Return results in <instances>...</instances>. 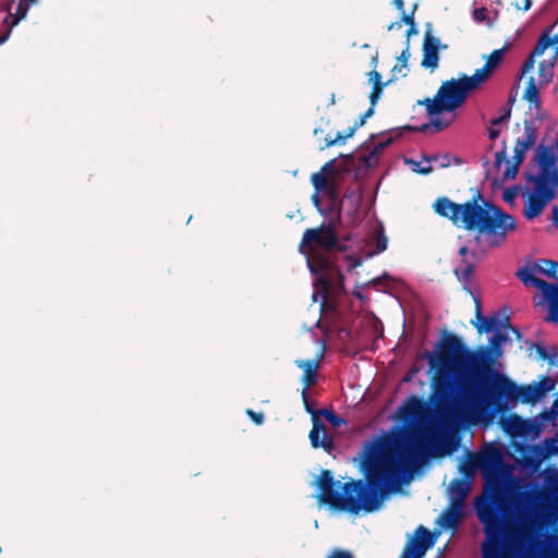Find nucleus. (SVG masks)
Listing matches in <instances>:
<instances>
[{
  "label": "nucleus",
  "mask_w": 558,
  "mask_h": 558,
  "mask_svg": "<svg viewBox=\"0 0 558 558\" xmlns=\"http://www.w3.org/2000/svg\"><path fill=\"white\" fill-rule=\"evenodd\" d=\"M432 369L435 405L445 421L481 417L488 410L508 402L535 403L541 400L533 385L518 386L508 376L493 369L489 350L471 352L463 341L446 332L440 353H425Z\"/></svg>",
  "instance_id": "obj_1"
},
{
  "label": "nucleus",
  "mask_w": 558,
  "mask_h": 558,
  "mask_svg": "<svg viewBox=\"0 0 558 558\" xmlns=\"http://www.w3.org/2000/svg\"><path fill=\"white\" fill-rule=\"evenodd\" d=\"M445 445L439 430L426 426L407 436L396 452H372L364 461L365 481L351 480L342 484L335 481L331 471L323 470L316 481L318 500L333 510L351 514L376 511L381 507L385 495L399 482L402 470H414L428 458L449 453L451 449H446Z\"/></svg>",
  "instance_id": "obj_2"
},
{
  "label": "nucleus",
  "mask_w": 558,
  "mask_h": 558,
  "mask_svg": "<svg viewBox=\"0 0 558 558\" xmlns=\"http://www.w3.org/2000/svg\"><path fill=\"white\" fill-rule=\"evenodd\" d=\"M433 208L435 213L449 219L454 226L475 231V245L482 253L499 246L507 233L515 229L514 218L494 203L487 201L476 190L471 199L458 204L446 196L438 197Z\"/></svg>",
  "instance_id": "obj_3"
},
{
  "label": "nucleus",
  "mask_w": 558,
  "mask_h": 558,
  "mask_svg": "<svg viewBox=\"0 0 558 558\" xmlns=\"http://www.w3.org/2000/svg\"><path fill=\"white\" fill-rule=\"evenodd\" d=\"M536 500L533 490H520L510 499L501 494L481 496L475 499L478 520L484 525L486 541L482 545L483 558H502V547L511 526L513 510H527Z\"/></svg>",
  "instance_id": "obj_4"
},
{
  "label": "nucleus",
  "mask_w": 558,
  "mask_h": 558,
  "mask_svg": "<svg viewBox=\"0 0 558 558\" xmlns=\"http://www.w3.org/2000/svg\"><path fill=\"white\" fill-rule=\"evenodd\" d=\"M535 159L539 167V172L533 174L525 172L527 182L533 183V193L527 197L523 215L527 220L538 217L547 203L556 197L558 189V169L556 167V157L553 150L544 145L537 149Z\"/></svg>",
  "instance_id": "obj_5"
},
{
  "label": "nucleus",
  "mask_w": 558,
  "mask_h": 558,
  "mask_svg": "<svg viewBox=\"0 0 558 558\" xmlns=\"http://www.w3.org/2000/svg\"><path fill=\"white\" fill-rule=\"evenodd\" d=\"M480 84L471 75H461L459 78L445 81L438 88L434 99L425 98L418 104L424 105L429 117L442 112H451L461 107L468 94L477 89Z\"/></svg>",
  "instance_id": "obj_6"
},
{
  "label": "nucleus",
  "mask_w": 558,
  "mask_h": 558,
  "mask_svg": "<svg viewBox=\"0 0 558 558\" xmlns=\"http://www.w3.org/2000/svg\"><path fill=\"white\" fill-rule=\"evenodd\" d=\"M532 268L522 267L517 271V277L524 283V286L536 287L543 293L544 299L548 302L549 315L547 322L558 323V284L549 283L543 279L537 278Z\"/></svg>",
  "instance_id": "obj_7"
},
{
  "label": "nucleus",
  "mask_w": 558,
  "mask_h": 558,
  "mask_svg": "<svg viewBox=\"0 0 558 558\" xmlns=\"http://www.w3.org/2000/svg\"><path fill=\"white\" fill-rule=\"evenodd\" d=\"M303 246L318 247L325 252L343 250V247L339 245L335 229L330 223H322L317 228L306 229L303 233L300 248Z\"/></svg>",
  "instance_id": "obj_8"
},
{
  "label": "nucleus",
  "mask_w": 558,
  "mask_h": 558,
  "mask_svg": "<svg viewBox=\"0 0 558 558\" xmlns=\"http://www.w3.org/2000/svg\"><path fill=\"white\" fill-rule=\"evenodd\" d=\"M537 140V130L533 126L532 122H524V136L522 138H517L514 145V156L512 165H509L508 168L504 171V180H512L519 172L520 166L524 161L525 153L530 149Z\"/></svg>",
  "instance_id": "obj_9"
},
{
  "label": "nucleus",
  "mask_w": 558,
  "mask_h": 558,
  "mask_svg": "<svg viewBox=\"0 0 558 558\" xmlns=\"http://www.w3.org/2000/svg\"><path fill=\"white\" fill-rule=\"evenodd\" d=\"M305 410L312 414L313 427L310 432V441L313 448H323L326 452L331 453L335 450L332 436L326 433L325 425L319 418L318 410L315 411L308 402L307 392L302 393Z\"/></svg>",
  "instance_id": "obj_10"
},
{
  "label": "nucleus",
  "mask_w": 558,
  "mask_h": 558,
  "mask_svg": "<svg viewBox=\"0 0 558 558\" xmlns=\"http://www.w3.org/2000/svg\"><path fill=\"white\" fill-rule=\"evenodd\" d=\"M416 536L405 544L400 558H422L435 544L432 533L423 525L417 527Z\"/></svg>",
  "instance_id": "obj_11"
},
{
  "label": "nucleus",
  "mask_w": 558,
  "mask_h": 558,
  "mask_svg": "<svg viewBox=\"0 0 558 558\" xmlns=\"http://www.w3.org/2000/svg\"><path fill=\"white\" fill-rule=\"evenodd\" d=\"M308 265L313 272L320 274L319 281L325 288L331 284L343 286L344 276L327 258L314 257L313 262H308Z\"/></svg>",
  "instance_id": "obj_12"
},
{
  "label": "nucleus",
  "mask_w": 558,
  "mask_h": 558,
  "mask_svg": "<svg viewBox=\"0 0 558 558\" xmlns=\"http://www.w3.org/2000/svg\"><path fill=\"white\" fill-rule=\"evenodd\" d=\"M423 58L421 65L432 72L438 68L440 40L427 32L423 41Z\"/></svg>",
  "instance_id": "obj_13"
},
{
  "label": "nucleus",
  "mask_w": 558,
  "mask_h": 558,
  "mask_svg": "<svg viewBox=\"0 0 558 558\" xmlns=\"http://www.w3.org/2000/svg\"><path fill=\"white\" fill-rule=\"evenodd\" d=\"M37 2L38 0H10L4 8L8 15L4 17L3 24L15 27L26 17L29 7Z\"/></svg>",
  "instance_id": "obj_14"
},
{
  "label": "nucleus",
  "mask_w": 558,
  "mask_h": 558,
  "mask_svg": "<svg viewBox=\"0 0 558 558\" xmlns=\"http://www.w3.org/2000/svg\"><path fill=\"white\" fill-rule=\"evenodd\" d=\"M506 50H507V47L494 50L487 57L485 64L481 69H477L474 72V74L472 76L480 84V86L489 78V76L492 75L493 71L501 62L504 53H505Z\"/></svg>",
  "instance_id": "obj_15"
},
{
  "label": "nucleus",
  "mask_w": 558,
  "mask_h": 558,
  "mask_svg": "<svg viewBox=\"0 0 558 558\" xmlns=\"http://www.w3.org/2000/svg\"><path fill=\"white\" fill-rule=\"evenodd\" d=\"M323 357V353L318 354L316 359L312 360H299L295 362L296 366L303 369L302 381L304 384L303 395L306 393L308 388L314 385L317 380V369Z\"/></svg>",
  "instance_id": "obj_16"
},
{
  "label": "nucleus",
  "mask_w": 558,
  "mask_h": 558,
  "mask_svg": "<svg viewBox=\"0 0 558 558\" xmlns=\"http://www.w3.org/2000/svg\"><path fill=\"white\" fill-rule=\"evenodd\" d=\"M470 488V483L466 480L453 478L448 487L450 504H452V506L463 507Z\"/></svg>",
  "instance_id": "obj_17"
},
{
  "label": "nucleus",
  "mask_w": 558,
  "mask_h": 558,
  "mask_svg": "<svg viewBox=\"0 0 558 558\" xmlns=\"http://www.w3.org/2000/svg\"><path fill=\"white\" fill-rule=\"evenodd\" d=\"M333 172V161L326 162L318 172L311 175V182L316 192H326L329 184V175Z\"/></svg>",
  "instance_id": "obj_18"
},
{
  "label": "nucleus",
  "mask_w": 558,
  "mask_h": 558,
  "mask_svg": "<svg viewBox=\"0 0 558 558\" xmlns=\"http://www.w3.org/2000/svg\"><path fill=\"white\" fill-rule=\"evenodd\" d=\"M463 517L462 507L450 506L441 513L439 523L442 527L456 530Z\"/></svg>",
  "instance_id": "obj_19"
},
{
  "label": "nucleus",
  "mask_w": 558,
  "mask_h": 558,
  "mask_svg": "<svg viewBox=\"0 0 558 558\" xmlns=\"http://www.w3.org/2000/svg\"><path fill=\"white\" fill-rule=\"evenodd\" d=\"M399 412L403 420L413 421L421 415L422 402L416 397H412L399 409Z\"/></svg>",
  "instance_id": "obj_20"
},
{
  "label": "nucleus",
  "mask_w": 558,
  "mask_h": 558,
  "mask_svg": "<svg viewBox=\"0 0 558 558\" xmlns=\"http://www.w3.org/2000/svg\"><path fill=\"white\" fill-rule=\"evenodd\" d=\"M543 86L534 77H530L523 93V99L536 107L541 106L539 90Z\"/></svg>",
  "instance_id": "obj_21"
},
{
  "label": "nucleus",
  "mask_w": 558,
  "mask_h": 558,
  "mask_svg": "<svg viewBox=\"0 0 558 558\" xmlns=\"http://www.w3.org/2000/svg\"><path fill=\"white\" fill-rule=\"evenodd\" d=\"M507 340V336L501 333V332H496L490 339H489V345L488 347H485V345H480L476 350L472 351L470 350L471 352H477L480 349H487L489 350V356L492 359V364L495 362V360L501 355V343L505 342Z\"/></svg>",
  "instance_id": "obj_22"
},
{
  "label": "nucleus",
  "mask_w": 558,
  "mask_h": 558,
  "mask_svg": "<svg viewBox=\"0 0 558 558\" xmlns=\"http://www.w3.org/2000/svg\"><path fill=\"white\" fill-rule=\"evenodd\" d=\"M551 29L553 26L543 31L536 43V53H544V51L551 46L555 47L556 54L558 53V35L551 37Z\"/></svg>",
  "instance_id": "obj_23"
},
{
  "label": "nucleus",
  "mask_w": 558,
  "mask_h": 558,
  "mask_svg": "<svg viewBox=\"0 0 558 558\" xmlns=\"http://www.w3.org/2000/svg\"><path fill=\"white\" fill-rule=\"evenodd\" d=\"M388 239L384 233L383 228L377 230L375 234L367 241V246L372 248L369 256L383 253L387 248Z\"/></svg>",
  "instance_id": "obj_24"
},
{
  "label": "nucleus",
  "mask_w": 558,
  "mask_h": 558,
  "mask_svg": "<svg viewBox=\"0 0 558 558\" xmlns=\"http://www.w3.org/2000/svg\"><path fill=\"white\" fill-rule=\"evenodd\" d=\"M365 122H366V120L361 116L359 121H356L353 126L349 128L348 131L345 132V134L338 132L336 137H333V138L330 136H327L325 138V141H326L325 147H331L337 143H342L344 140L352 137L354 135V133L356 132V130L359 128L363 126L365 124Z\"/></svg>",
  "instance_id": "obj_25"
},
{
  "label": "nucleus",
  "mask_w": 558,
  "mask_h": 558,
  "mask_svg": "<svg viewBox=\"0 0 558 558\" xmlns=\"http://www.w3.org/2000/svg\"><path fill=\"white\" fill-rule=\"evenodd\" d=\"M536 424L530 420H523L514 416L512 421V430L515 435L527 436L536 430Z\"/></svg>",
  "instance_id": "obj_26"
},
{
  "label": "nucleus",
  "mask_w": 558,
  "mask_h": 558,
  "mask_svg": "<svg viewBox=\"0 0 558 558\" xmlns=\"http://www.w3.org/2000/svg\"><path fill=\"white\" fill-rule=\"evenodd\" d=\"M558 263L551 259H539L533 265V270L546 275L550 278L558 279Z\"/></svg>",
  "instance_id": "obj_27"
},
{
  "label": "nucleus",
  "mask_w": 558,
  "mask_h": 558,
  "mask_svg": "<svg viewBox=\"0 0 558 558\" xmlns=\"http://www.w3.org/2000/svg\"><path fill=\"white\" fill-rule=\"evenodd\" d=\"M452 119L449 120V121H445L440 118H433L430 123H425V124H422L421 126H405L407 130H410V131H418V132H427L428 130L430 129H434L435 132H439L444 129H446L447 126L450 125Z\"/></svg>",
  "instance_id": "obj_28"
},
{
  "label": "nucleus",
  "mask_w": 558,
  "mask_h": 558,
  "mask_svg": "<svg viewBox=\"0 0 558 558\" xmlns=\"http://www.w3.org/2000/svg\"><path fill=\"white\" fill-rule=\"evenodd\" d=\"M554 61H555V57L547 63L545 61L539 62L538 76H539L541 86L548 85L550 83V81L553 80Z\"/></svg>",
  "instance_id": "obj_29"
},
{
  "label": "nucleus",
  "mask_w": 558,
  "mask_h": 558,
  "mask_svg": "<svg viewBox=\"0 0 558 558\" xmlns=\"http://www.w3.org/2000/svg\"><path fill=\"white\" fill-rule=\"evenodd\" d=\"M473 324L480 333L489 332L499 327V319L496 315L487 317L483 316V318L477 319V322Z\"/></svg>",
  "instance_id": "obj_30"
},
{
  "label": "nucleus",
  "mask_w": 558,
  "mask_h": 558,
  "mask_svg": "<svg viewBox=\"0 0 558 558\" xmlns=\"http://www.w3.org/2000/svg\"><path fill=\"white\" fill-rule=\"evenodd\" d=\"M474 271V265L468 262L465 258L462 260V265L454 269L457 278L465 283L470 281Z\"/></svg>",
  "instance_id": "obj_31"
},
{
  "label": "nucleus",
  "mask_w": 558,
  "mask_h": 558,
  "mask_svg": "<svg viewBox=\"0 0 558 558\" xmlns=\"http://www.w3.org/2000/svg\"><path fill=\"white\" fill-rule=\"evenodd\" d=\"M539 399L544 398L549 391L555 389L556 381L549 377L544 376L538 383L534 384Z\"/></svg>",
  "instance_id": "obj_32"
},
{
  "label": "nucleus",
  "mask_w": 558,
  "mask_h": 558,
  "mask_svg": "<svg viewBox=\"0 0 558 558\" xmlns=\"http://www.w3.org/2000/svg\"><path fill=\"white\" fill-rule=\"evenodd\" d=\"M319 416H324L325 420L333 427H340L347 422L341 416L337 415L332 410L320 409L318 410Z\"/></svg>",
  "instance_id": "obj_33"
},
{
  "label": "nucleus",
  "mask_w": 558,
  "mask_h": 558,
  "mask_svg": "<svg viewBox=\"0 0 558 558\" xmlns=\"http://www.w3.org/2000/svg\"><path fill=\"white\" fill-rule=\"evenodd\" d=\"M511 104H506L500 108V114L499 117L493 118L490 120V125L496 126L499 125L506 121H508L511 118Z\"/></svg>",
  "instance_id": "obj_34"
},
{
  "label": "nucleus",
  "mask_w": 558,
  "mask_h": 558,
  "mask_svg": "<svg viewBox=\"0 0 558 558\" xmlns=\"http://www.w3.org/2000/svg\"><path fill=\"white\" fill-rule=\"evenodd\" d=\"M507 154H508V151H507V144H506V141H504L502 142V148L499 151H497L496 155H495V162H494V165H495L496 168L499 169L502 163H505L507 167L509 165H512V162H510L508 160Z\"/></svg>",
  "instance_id": "obj_35"
},
{
  "label": "nucleus",
  "mask_w": 558,
  "mask_h": 558,
  "mask_svg": "<svg viewBox=\"0 0 558 558\" xmlns=\"http://www.w3.org/2000/svg\"><path fill=\"white\" fill-rule=\"evenodd\" d=\"M473 19L476 23H483L487 21L489 27L493 26V22L488 20V10L484 7L477 8L473 11Z\"/></svg>",
  "instance_id": "obj_36"
},
{
  "label": "nucleus",
  "mask_w": 558,
  "mask_h": 558,
  "mask_svg": "<svg viewBox=\"0 0 558 558\" xmlns=\"http://www.w3.org/2000/svg\"><path fill=\"white\" fill-rule=\"evenodd\" d=\"M386 85H387V83H377V84H375V86H373L372 92L369 94L371 105L376 106Z\"/></svg>",
  "instance_id": "obj_37"
},
{
  "label": "nucleus",
  "mask_w": 558,
  "mask_h": 558,
  "mask_svg": "<svg viewBox=\"0 0 558 558\" xmlns=\"http://www.w3.org/2000/svg\"><path fill=\"white\" fill-rule=\"evenodd\" d=\"M409 58H410V44H409V41H407V47L401 51L400 56L398 57V64L393 68V71L400 70L402 68H407Z\"/></svg>",
  "instance_id": "obj_38"
},
{
  "label": "nucleus",
  "mask_w": 558,
  "mask_h": 558,
  "mask_svg": "<svg viewBox=\"0 0 558 558\" xmlns=\"http://www.w3.org/2000/svg\"><path fill=\"white\" fill-rule=\"evenodd\" d=\"M542 53H536V46L532 50L531 54L527 57V59L524 61L522 65V74L530 72L533 70L535 64V58L541 56Z\"/></svg>",
  "instance_id": "obj_39"
},
{
  "label": "nucleus",
  "mask_w": 558,
  "mask_h": 558,
  "mask_svg": "<svg viewBox=\"0 0 558 558\" xmlns=\"http://www.w3.org/2000/svg\"><path fill=\"white\" fill-rule=\"evenodd\" d=\"M391 143H392V137H388L387 140L375 144L373 149H372V151H371V154H369V157L371 158H376Z\"/></svg>",
  "instance_id": "obj_40"
},
{
  "label": "nucleus",
  "mask_w": 558,
  "mask_h": 558,
  "mask_svg": "<svg viewBox=\"0 0 558 558\" xmlns=\"http://www.w3.org/2000/svg\"><path fill=\"white\" fill-rule=\"evenodd\" d=\"M536 353L539 359L548 361L550 364H555L558 355H549L547 350L542 345H536Z\"/></svg>",
  "instance_id": "obj_41"
},
{
  "label": "nucleus",
  "mask_w": 558,
  "mask_h": 558,
  "mask_svg": "<svg viewBox=\"0 0 558 558\" xmlns=\"http://www.w3.org/2000/svg\"><path fill=\"white\" fill-rule=\"evenodd\" d=\"M517 195H518V187L512 186V187H508L504 191L502 198L507 203H512L515 199Z\"/></svg>",
  "instance_id": "obj_42"
},
{
  "label": "nucleus",
  "mask_w": 558,
  "mask_h": 558,
  "mask_svg": "<svg viewBox=\"0 0 558 558\" xmlns=\"http://www.w3.org/2000/svg\"><path fill=\"white\" fill-rule=\"evenodd\" d=\"M246 414L256 425H262L265 421V416L262 412H255L251 409H247Z\"/></svg>",
  "instance_id": "obj_43"
},
{
  "label": "nucleus",
  "mask_w": 558,
  "mask_h": 558,
  "mask_svg": "<svg viewBox=\"0 0 558 558\" xmlns=\"http://www.w3.org/2000/svg\"><path fill=\"white\" fill-rule=\"evenodd\" d=\"M328 558H354L353 555L348 551V550H343V549H333L330 555L328 556Z\"/></svg>",
  "instance_id": "obj_44"
},
{
  "label": "nucleus",
  "mask_w": 558,
  "mask_h": 558,
  "mask_svg": "<svg viewBox=\"0 0 558 558\" xmlns=\"http://www.w3.org/2000/svg\"><path fill=\"white\" fill-rule=\"evenodd\" d=\"M416 8H417V5H416V4H414V7H413V11H412V13H411V14H403V15H402L401 21H400V22H401V24H402V23H405V24H407V25H409V26H412V25H414V24H415V23H414V11L416 10Z\"/></svg>",
  "instance_id": "obj_45"
},
{
  "label": "nucleus",
  "mask_w": 558,
  "mask_h": 558,
  "mask_svg": "<svg viewBox=\"0 0 558 558\" xmlns=\"http://www.w3.org/2000/svg\"><path fill=\"white\" fill-rule=\"evenodd\" d=\"M367 75H368V81L373 84V86H375V84H377V83H383L381 75L376 70L368 72Z\"/></svg>",
  "instance_id": "obj_46"
},
{
  "label": "nucleus",
  "mask_w": 558,
  "mask_h": 558,
  "mask_svg": "<svg viewBox=\"0 0 558 558\" xmlns=\"http://www.w3.org/2000/svg\"><path fill=\"white\" fill-rule=\"evenodd\" d=\"M474 301H475V318L477 320L480 318H483L482 304H481L480 299H477V298Z\"/></svg>",
  "instance_id": "obj_47"
},
{
  "label": "nucleus",
  "mask_w": 558,
  "mask_h": 558,
  "mask_svg": "<svg viewBox=\"0 0 558 558\" xmlns=\"http://www.w3.org/2000/svg\"><path fill=\"white\" fill-rule=\"evenodd\" d=\"M328 193H329V198L332 203H336L337 198H338V195H337V191H336V186L333 184H331L329 187H328Z\"/></svg>",
  "instance_id": "obj_48"
},
{
  "label": "nucleus",
  "mask_w": 558,
  "mask_h": 558,
  "mask_svg": "<svg viewBox=\"0 0 558 558\" xmlns=\"http://www.w3.org/2000/svg\"><path fill=\"white\" fill-rule=\"evenodd\" d=\"M5 26H7V31L0 36V45L4 44L9 39L12 28H13V27H10V25H5Z\"/></svg>",
  "instance_id": "obj_49"
},
{
  "label": "nucleus",
  "mask_w": 558,
  "mask_h": 558,
  "mask_svg": "<svg viewBox=\"0 0 558 558\" xmlns=\"http://www.w3.org/2000/svg\"><path fill=\"white\" fill-rule=\"evenodd\" d=\"M500 134V131L498 129H495L494 126L488 129V137L490 140H496Z\"/></svg>",
  "instance_id": "obj_50"
},
{
  "label": "nucleus",
  "mask_w": 558,
  "mask_h": 558,
  "mask_svg": "<svg viewBox=\"0 0 558 558\" xmlns=\"http://www.w3.org/2000/svg\"><path fill=\"white\" fill-rule=\"evenodd\" d=\"M375 112V106L371 105V107L362 114V117L367 120L371 118Z\"/></svg>",
  "instance_id": "obj_51"
},
{
  "label": "nucleus",
  "mask_w": 558,
  "mask_h": 558,
  "mask_svg": "<svg viewBox=\"0 0 558 558\" xmlns=\"http://www.w3.org/2000/svg\"><path fill=\"white\" fill-rule=\"evenodd\" d=\"M508 328L511 330V332L515 336V338L518 340H520L522 338V333L517 327H512V326L508 325Z\"/></svg>",
  "instance_id": "obj_52"
},
{
  "label": "nucleus",
  "mask_w": 558,
  "mask_h": 558,
  "mask_svg": "<svg viewBox=\"0 0 558 558\" xmlns=\"http://www.w3.org/2000/svg\"><path fill=\"white\" fill-rule=\"evenodd\" d=\"M319 193L320 192L315 191V193L312 195V202L315 206H318L320 204Z\"/></svg>",
  "instance_id": "obj_53"
},
{
  "label": "nucleus",
  "mask_w": 558,
  "mask_h": 558,
  "mask_svg": "<svg viewBox=\"0 0 558 558\" xmlns=\"http://www.w3.org/2000/svg\"><path fill=\"white\" fill-rule=\"evenodd\" d=\"M414 171L418 172V173H422V174H428L433 171V168L430 166L426 167V168H421V169H414Z\"/></svg>",
  "instance_id": "obj_54"
},
{
  "label": "nucleus",
  "mask_w": 558,
  "mask_h": 558,
  "mask_svg": "<svg viewBox=\"0 0 558 558\" xmlns=\"http://www.w3.org/2000/svg\"><path fill=\"white\" fill-rule=\"evenodd\" d=\"M401 28V22H392L388 25V31L399 29Z\"/></svg>",
  "instance_id": "obj_55"
},
{
  "label": "nucleus",
  "mask_w": 558,
  "mask_h": 558,
  "mask_svg": "<svg viewBox=\"0 0 558 558\" xmlns=\"http://www.w3.org/2000/svg\"><path fill=\"white\" fill-rule=\"evenodd\" d=\"M416 28H415V24L410 26L409 29L407 31V37L408 39L410 38V36H412L413 34H416Z\"/></svg>",
  "instance_id": "obj_56"
},
{
  "label": "nucleus",
  "mask_w": 558,
  "mask_h": 558,
  "mask_svg": "<svg viewBox=\"0 0 558 558\" xmlns=\"http://www.w3.org/2000/svg\"><path fill=\"white\" fill-rule=\"evenodd\" d=\"M553 221L556 227H558V208H555L553 211Z\"/></svg>",
  "instance_id": "obj_57"
},
{
  "label": "nucleus",
  "mask_w": 558,
  "mask_h": 558,
  "mask_svg": "<svg viewBox=\"0 0 558 558\" xmlns=\"http://www.w3.org/2000/svg\"><path fill=\"white\" fill-rule=\"evenodd\" d=\"M393 3L398 10H403V5H404L403 0H393Z\"/></svg>",
  "instance_id": "obj_58"
},
{
  "label": "nucleus",
  "mask_w": 558,
  "mask_h": 558,
  "mask_svg": "<svg viewBox=\"0 0 558 558\" xmlns=\"http://www.w3.org/2000/svg\"><path fill=\"white\" fill-rule=\"evenodd\" d=\"M532 7V0H524L523 11L530 10Z\"/></svg>",
  "instance_id": "obj_59"
},
{
  "label": "nucleus",
  "mask_w": 558,
  "mask_h": 558,
  "mask_svg": "<svg viewBox=\"0 0 558 558\" xmlns=\"http://www.w3.org/2000/svg\"><path fill=\"white\" fill-rule=\"evenodd\" d=\"M469 253V248L466 246H461L459 250V254L461 256H465Z\"/></svg>",
  "instance_id": "obj_60"
},
{
  "label": "nucleus",
  "mask_w": 558,
  "mask_h": 558,
  "mask_svg": "<svg viewBox=\"0 0 558 558\" xmlns=\"http://www.w3.org/2000/svg\"><path fill=\"white\" fill-rule=\"evenodd\" d=\"M441 167H448L449 166V160H448V156H444V160L441 161L440 163Z\"/></svg>",
  "instance_id": "obj_61"
},
{
  "label": "nucleus",
  "mask_w": 558,
  "mask_h": 558,
  "mask_svg": "<svg viewBox=\"0 0 558 558\" xmlns=\"http://www.w3.org/2000/svg\"><path fill=\"white\" fill-rule=\"evenodd\" d=\"M335 104H336V97H335V94H331L329 105H335Z\"/></svg>",
  "instance_id": "obj_62"
},
{
  "label": "nucleus",
  "mask_w": 558,
  "mask_h": 558,
  "mask_svg": "<svg viewBox=\"0 0 558 558\" xmlns=\"http://www.w3.org/2000/svg\"><path fill=\"white\" fill-rule=\"evenodd\" d=\"M324 131L322 129H315L314 135L317 136L319 133H323Z\"/></svg>",
  "instance_id": "obj_63"
},
{
  "label": "nucleus",
  "mask_w": 558,
  "mask_h": 558,
  "mask_svg": "<svg viewBox=\"0 0 558 558\" xmlns=\"http://www.w3.org/2000/svg\"><path fill=\"white\" fill-rule=\"evenodd\" d=\"M446 49H448V45L440 43V50H446Z\"/></svg>",
  "instance_id": "obj_64"
}]
</instances>
